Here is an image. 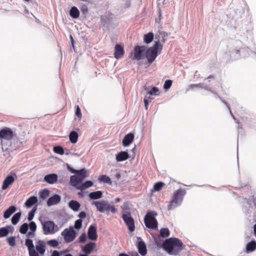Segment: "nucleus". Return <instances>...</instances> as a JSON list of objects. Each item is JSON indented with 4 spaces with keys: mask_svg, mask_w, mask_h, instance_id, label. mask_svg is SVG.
I'll list each match as a JSON object with an SVG mask.
<instances>
[{
    "mask_svg": "<svg viewBox=\"0 0 256 256\" xmlns=\"http://www.w3.org/2000/svg\"><path fill=\"white\" fill-rule=\"evenodd\" d=\"M68 170L72 173L75 174L76 175L72 176L70 178V184L77 189L80 184L88 176V170L85 168L80 170H75L71 168L68 164H66Z\"/></svg>",
    "mask_w": 256,
    "mask_h": 256,
    "instance_id": "f257e3e1",
    "label": "nucleus"
},
{
    "mask_svg": "<svg viewBox=\"0 0 256 256\" xmlns=\"http://www.w3.org/2000/svg\"><path fill=\"white\" fill-rule=\"evenodd\" d=\"M156 244L159 248H162L169 254H172L174 247L176 246V238H170L164 242L160 238H154Z\"/></svg>",
    "mask_w": 256,
    "mask_h": 256,
    "instance_id": "f03ea898",
    "label": "nucleus"
},
{
    "mask_svg": "<svg viewBox=\"0 0 256 256\" xmlns=\"http://www.w3.org/2000/svg\"><path fill=\"white\" fill-rule=\"evenodd\" d=\"M14 136L13 131L9 128L4 127L0 130V144L3 150L5 145H10Z\"/></svg>",
    "mask_w": 256,
    "mask_h": 256,
    "instance_id": "7ed1b4c3",
    "label": "nucleus"
},
{
    "mask_svg": "<svg viewBox=\"0 0 256 256\" xmlns=\"http://www.w3.org/2000/svg\"><path fill=\"white\" fill-rule=\"evenodd\" d=\"M162 46L160 44L159 41L155 42L154 45L150 48L146 47L145 58L148 60L149 64H152L158 56V50H161Z\"/></svg>",
    "mask_w": 256,
    "mask_h": 256,
    "instance_id": "20e7f679",
    "label": "nucleus"
},
{
    "mask_svg": "<svg viewBox=\"0 0 256 256\" xmlns=\"http://www.w3.org/2000/svg\"><path fill=\"white\" fill-rule=\"evenodd\" d=\"M41 224L44 234H53L58 230V226L53 221L41 222Z\"/></svg>",
    "mask_w": 256,
    "mask_h": 256,
    "instance_id": "39448f33",
    "label": "nucleus"
},
{
    "mask_svg": "<svg viewBox=\"0 0 256 256\" xmlns=\"http://www.w3.org/2000/svg\"><path fill=\"white\" fill-rule=\"evenodd\" d=\"M156 213L154 212H148L144 218V222L146 228L150 229H156L158 228V222L155 216Z\"/></svg>",
    "mask_w": 256,
    "mask_h": 256,
    "instance_id": "423d86ee",
    "label": "nucleus"
},
{
    "mask_svg": "<svg viewBox=\"0 0 256 256\" xmlns=\"http://www.w3.org/2000/svg\"><path fill=\"white\" fill-rule=\"evenodd\" d=\"M146 46H136L134 50V52L131 53L132 56L133 60H139L145 58Z\"/></svg>",
    "mask_w": 256,
    "mask_h": 256,
    "instance_id": "0eeeda50",
    "label": "nucleus"
},
{
    "mask_svg": "<svg viewBox=\"0 0 256 256\" xmlns=\"http://www.w3.org/2000/svg\"><path fill=\"white\" fill-rule=\"evenodd\" d=\"M64 239L66 242H72L76 237V232L72 227L64 229L61 233Z\"/></svg>",
    "mask_w": 256,
    "mask_h": 256,
    "instance_id": "6e6552de",
    "label": "nucleus"
},
{
    "mask_svg": "<svg viewBox=\"0 0 256 256\" xmlns=\"http://www.w3.org/2000/svg\"><path fill=\"white\" fill-rule=\"evenodd\" d=\"M122 218L127 226L128 230L132 232L135 230L134 220L132 218L130 212H123Z\"/></svg>",
    "mask_w": 256,
    "mask_h": 256,
    "instance_id": "1a4fd4ad",
    "label": "nucleus"
},
{
    "mask_svg": "<svg viewBox=\"0 0 256 256\" xmlns=\"http://www.w3.org/2000/svg\"><path fill=\"white\" fill-rule=\"evenodd\" d=\"M92 204L94 205L97 210L100 212H109L110 210V204L107 200L94 201Z\"/></svg>",
    "mask_w": 256,
    "mask_h": 256,
    "instance_id": "9d476101",
    "label": "nucleus"
},
{
    "mask_svg": "<svg viewBox=\"0 0 256 256\" xmlns=\"http://www.w3.org/2000/svg\"><path fill=\"white\" fill-rule=\"evenodd\" d=\"M25 244L28 248L30 256H39L38 252L34 249L32 240L26 238L25 241Z\"/></svg>",
    "mask_w": 256,
    "mask_h": 256,
    "instance_id": "9b49d317",
    "label": "nucleus"
},
{
    "mask_svg": "<svg viewBox=\"0 0 256 256\" xmlns=\"http://www.w3.org/2000/svg\"><path fill=\"white\" fill-rule=\"evenodd\" d=\"M17 178L16 174H14V176H8L4 180L2 188V190H6L9 186L11 185Z\"/></svg>",
    "mask_w": 256,
    "mask_h": 256,
    "instance_id": "f8f14e48",
    "label": "nucleus"
},
{
    "mask_svg": "<svg viewBox=\"0 0 256 256\" xmlns=\"http://www.w3.org/2000/svg\"><path fill=\"white\" fill-rule=\"evenodd\" d=\"M88 238L92 240H97L98 235L96 232V226L94 225L90 226L88 231Z\"/></svg>",
    "mask_w": 256,
    "mask_h": 256,
    "instance_id": "ddd939ff",
    "label": "nucleus"
},
{
    "mask_svg": "<svg viewBox=\"0 0 256 256\" xmlns=\"http://www.w3.org/2000/svg\"><path fill=\"white\" fill-rule=\"evenodd\" d=\"M124 52L122 46L120 44H116L114 47V56L117 59L121 58L124 55Z\"/></svg>",
    "mask_w": 256,
    "mask_h": 256,
    "instance_id": "4468645a",
    "label": "nucleus"
},
{
    "mask_svg": "<svg viewBox=\"0 0 256 256\" xmlns=\"http://www.w3.org/2000/svg\"><path fill=\"white\" fill-rule=\"evenodd\" d=\"M14 228L12 226H8L6 227L0 228V238L6 236L8 233H13Z\"/></svg>",
    "mask_w": 256,
    "mask_h": 256,
    "instance_id": "2eb2a0df",
    "label": "nucleus"
},
{
    "mask_svg": "<svg viewBox=\"0 0 256 256\" xmlns=\"http://www.w3.org/2000/svg\"><path fill=\"white\" fill-rule=\"evenodd\" d=\"M36 250L41 254H44L46 252V243L44 240H38L36 246Z\"/></svg>",
    "mask_w": 256,
    "mask_h": 256,
    "instance_id": "dca6fc26",
    "label": "nucleus"
},
{
    "mask_svg": "<svg viewBox=\"0 0 256 256\" xmlns=\"http://www.w3.org/2000/svg\"><path fill=\"white\" fill-rule=\"evenodd\" d=\"M96 246V243L90 242L84 246H82V251L85 253V254L88 255L93 250Z\"/></svg>",
    "mask_w": 256,
    "mask_h": 256,
    "instance_id": "f3484780",
    "label": "nucleus"
},
{
    "mask_svg": "<svg viewBox=\"0 0 256 256\" xmlns=\"http://www.w3.org/2000/svg\"><path fill=\"white\" fill-rule=\"evenodd\" d=\"M58 176L56 174H51L44 176V180L49 184H54L56 182Z\"/></svg>",
    "mask_w": 256,
    "mask_h": 256,
    "instance_id": "a211bd4d",
    "label": "nucleus"
},
{
    "mask_svg": "<svg viewBox=\"0 0 256 256\" xmlns=\"http://www.w3.org/2000/svg\"><path fill=\"white\" fill-rule=\"evenodd\" d=\"M61 200L60 196L58 194H54L47 201V204L48 206L58 204Z\"/></svg>",
    "mask_w": 256,
    "mask_h": 256,
    "instance_id": "6ab92c4d",
    "label": "nucleus"
},
{
    "mask_svg": "<svg viewBox=\"0 0 256 256\" xmlns=\"http://www.w3.org/2000/svg\"><path fill=\"white\" fill-rule=\"evenodd\" d=\"M138 248L139 253L142 256H145L147 253L146 245L142 240L138 242Z\"/></svg>",
    "mask_w": 256,
    "mask_h": 256,
    "instance_id": "aec40b11",
    "label": "nucleus"
},
{
    "mask_svg": "<svg viewBox=\"0 0 256 256\" xmlns=\"http://www.w3.org/2000/svg\"><path fill=\"white\" fill-rule=\"evenodd\" d=\"M68 206L74 212L78 211L80 207V202L75 200H70L68 204Z\"/></svg>",
    "mask_w": 256,
    "mask_h": 256,
    "instance_id": "412c9836",
    "label": "nucleus"
},
{
    "mask_svg": "<svg viewBox=\"0 0 256 256\" xmlns=\"http://www.w3.org/2000/svg\"><path fill=\"white\" fill-rule=\"evenodd\" d=\"M134 138V135L130 133L127 134L122 140L123 146H128L132 142Z\"/></svg>",
    "mask_w": 256,
    "mask_h": 256,
    "instance_id": "4be33fe9",
    "label": "nucleus"
},
{
    "mask_svg": "<svg viewBox=\"0 0 256 256\" xmlns=\"http://www.w3.org/2000/svg\"><path fill=\"white\" fill-rule=\"evenodd\" d=\"M186 194V192L184 189L180 188L177 190V206L182 204L183 198Z\"/></svg>",
    "mask_w": 256,
    "mask_h": 256,
    "instance_id": "5701e85b",
    "label": "nucleus"
},
{
    "mask_svg": "<svg viewBox=\"0 0 256 256\" xmlns=\"http://www.w3.org/2000/svg\"><path fill=\"white\" fill-rule=\"evenodd\" d=\"M16 210V206H12L9 207L4 213V218L5 219L9 218L11 215Z\"/></svg>",
    "mask_w": 256,
    "mask_h": 256,
    "instance_id": "b1692460",
    "label": "nucleus"
},
{
    "mask_svg": "<svg viewBox=\"0 0 256 256\" xmlns=\"http://www.w3.org/2000/svg\"><path fill=\"white\" fill-rule=\"evenodd\" d=\"M128 158V154L126 152H121L116 156V160L117 162H122L127 160Z\"/></svg>",
    "mask_w": 256,
    "mask_h": 256,
    "instance_id": "393cba45",
    "label": "nucleus"
},
{
    "mask_svg": "<svg viewBox=\"0 0 256 256\" xmlns=\"http://www.w3.org/2000/svg\"><path fill=\"white\" fill-rule=\"evenodd\" d=\"M170 234V232L168 228H162L160 230V234L156 238H164L168 237Z\"/></svg>",
    "mask_w": 256,
    "mask_h": 256,
    "instance_id": "a878e982",
    "label": "nucleus"
},
{
    "mask_svg": "<svg viewBox=\"0 0 256 256\" xmlns=\"http://www.w3.org/2000/svg\"><path fill=\"white\" fill-rule=\"evenodd\" d=\"M38 202L37 197L32 196L29 198L25 202V205L28 208L31 207L32 205Z\"/></svg>",
    "mask_w": 256,
    "mask_h": 256,
    "instance_id": "bb28decb",
    "label": "nucleus"
},
{
    "mask_svg": "<svg viewBox=\"0 0 256 256\" xmlns=\"http://www.w3.org/2000/svg\"><path fill=\"white\" fill-rule=\"evenodd\" d=\"M102 192L100 190L92 192L89 194V197L92 200L99 199L102 197Z\"/></svg>",
    "mask_w": 256,
    "mask_h": 256,
    "instance_id": "cd10ccee",
    "label": "nucleus"
},
{
    "mask_svg": "<svg viewBox=\"0 0 256 256\" xmlns=\"http://www.w3.org/2000/svg\"><path fill=\"white\" fill-rule=\"evenodd\" d=\"M93 185V182L92 181L88 180L84 182V183L80 184L78 187H77V189L83 190L87 188H88L92 186Z\"/></svg>",
    "mask_w": 256,
    "mask_h": 256,
    "instance_id": "c85d7f7f",
    "label": "nucleus"
},
{
    "mask_svg": "<svg viewBox=\"0 0 256 256\" xmlns=\"http://www.w3.org/2000/svg\"><path fill=\"white\" fill-rule=\"evenodd\" d=\"M70 14L72 18H76L79 17L80 12L76 7L72 6L70 11Z\"/></svg>",
    "mask_w": 256,
    "mask_h": 256,
    "instance_id": "c756f323",
    "label": "nucleus"
},
{
    "mask_svg": "<svg viewBox=\"0 0 256 256\" xmlns=\"http://www.w3.org/2000/svg\"><path fill=\"white\" fill-rule=\"evenodd\" d=\"M165 185L164 183L163 182H158L154 184L153 188L151 190L152 192H159L160 191L163 186Z\"/></svg>",
    "mask_w": 256,
    "mask_h": 256,
    "instance_id": "7c9ffc66",
    "label": "nucleus"
},
{
    "mask_svg": "<svg viewBox=\"0 0 256 256\" xmlns=\"http://www.w3.org/2000/svg\"><path fill=\"white\" fill-rule=\"evenodd\" d=\"M78 137V134L75 131H72V132H70L69 135L70 140L72 144H75L77 142Z\"/></svg>",
    "mask_w": 256,
    "mask_h": 256,
    "instance_id": "2f4dec72",
    "label": "nucleus"
},
{
    "mask_svg": "<svg viewBox=\"0 0 256 256\" xmlns=\"http://www.w3.org/2000/svg\"><path fill=\"white\" fill-rule=\"evenodd\" d=\"M176 206V192L173 193L172 199L170 202V204L168 206V210H172L175 208Z\"/></svg>",
    "mask_w": 256,
    "mask_h": 256,
    "instance_id": "473e14b6",
    "label": "nucleus"
},
{
    "mask_svg": "<svg viewBox=\"0 0 256 256\" xmlns=\"http://www.w3.org/2000/svg\"><path fill=\"white\" fill-rule=\"evenodd\" d=\"M256 248V242L254 240L248 242L246 246V250L248 252H251Z\"/></svg>",
    "mask_w": 256,
    "mask_h": 256,
    "instance_id": "72a5a7b5",
    "label": "nucleus"
},
{
    "mask_svg": "<svg viewBox=\"0 0 256 256\" xmlns=\"http://www.w3.org/2000/svg\"><path fill=\"white\" fill-rule=\"evenodd\" d=\"M154 39V34L152 32H149L144 36V42L146 44H149L152 42Z\"/></svg>",
    "mask_w": 256,
    "mask_h": 256,
    "instance_id": "f704fd0d",
    "label": "nucleus"
},
{
    "mask_svg": "<svg viewBox=\"0 0 256 256\" xmlns=\"http://www.w3.org/2000/svg\"><path fill=\"white\" fill-rule=\"evenodd\" d=\"M21 212H18L16 214H15L13 216L12 218V223L14 225H16L18 224V222H19L20 216H21Z\"/></svg>",
    "mask_w": 256,
    "mask_h": 256,
    "instance_id": "c9c22d12",
    "label": "nucleus"
},
{
    "mask_svg": "<svg viewBox=\"0 0 256 256\" xmlns=\"http://www.w3.org/2000/svg\"><path fill=\"white\" fill-rule=\"evenodd\" d=\"M100 182H102L104 183L108 184L110 185L112 184V182L110 178L106 175H102L98 178Z\"/></svg>",
    "mask_w": 256,
    "mask_h": 256,
    "instance_id": "e433bc0d",
    "label": "nucleus"
},
{
    "mask_svg": "<svg viewBox=\"0 0 256 256\" xmlns=\"http://www.w3.org/2000/svg\"><path fill=\"white\" fill-rule=\"evenodd\" d=\"M28 229V224L27 223H24L20 228L19 232L22 234H26Z\"/></svg>",
    "mask_w": 256,
    "mask_h": 256,
    "instance_id": "4c0bfd02",
    "label": "nucleus"
},
{
    "mask_svg": "<svg viewBox=\"0 0 256 256\" xmlns=\"http://www.w3.org/2000/svg\"><path fill=\"white\" fill-rule=\"evenodd\" d=\"M53 150L55 153L63 154H64V148L61 146H56L54 147Z\"/></svg>",
    "mask_w": 256,
    "mask_h": 256,
    "instance_id": "58836bf2",
    "label": "nucleus"
},
{
    "mask_svg": "<svg viewBox=\"0 0 256 256\" xmlns=\"http://www.w3.org/2000/svg\"><path fill=\"white\" fill-rule=\"evenodd\" d=\"M50 192L47 189H44L40 192V195L41 198L45 199L49 196Z\"/></svg>",
    "mask_w": 256,
    "mask_h": 256,
    "instance_id": "ea45409f",
    "label": "nucleus"
},
{
    "mask_svg": "<svg viewBox=\"0 0 256 256\" xmlns=\"http://www.w3.org/2000/svg\"><path fill=\"white\" fill-rule=\"evenodd\" d=\"M7 242L9 245L14 246L16 245V238L14 236H10L6 238Z\"/></svg>",
    "mask_w": 256,
    "mask_h": 256,
    "instance_id": "a19ab883",
    "label": "nucleus"
},
{
    "mask_svg": "<svg viewBox=\"0 0 256 256\" xmlns=\"http://www.w3.org/2000/svg\"><path fill=\"white\" fill-rule=\"evenodd\" d=\"M184 247L185 245L178 238H177V254L180 250L184 248Z\"/></svg>",
    "mask_w": 256,
    "mask_h": 256,
    "instance_id": "79ce46f5",
    "label": "nucleus"
},
{
    "mask_svg": "<svg viewBox=\"0 0 256 256\" xmlns=\"http://www.w3.org/2000/svg\"><path fill=\"white\" fill-rule=\"evenodd\" d=\"M158 89L156 87H153L150 90H148L146 94L150 95H158Z\"/></svg>",
    "mask_w": 256,
    "mask_h": 256,
    "instance_id": "37998d69",
    "label": "nucleus"
},
{
    "mask_svg": "<svg viewBox=\"0 0 256 256\" xmlns=\"http://www.w3.org/2000/svg\"><path fill=\"white\" fill-rule=\"evenodd\" d=\"M47 244L52 247L56 248L58 246V242L56 240H48Z\"/></svg>",
    "mask_w": 256,
    "mask_h": 256,
    "instance_id": "c03bdc74",
    "label": "nucleus"
},
{
    "mask_svg": "<svg viewBox=\"0 0 256 256\" xmlns=\"http://www.w3.org/2000/svg\"><path fill=\"white\" fill-rule=\"evenodd\" d=\"M82 226V220L81 219L77 220L74 223V227L76 230H80Z\"/></svg>",
    "mask_w": 256,
    "mask_h": 256,
    "instance_id": "a18cd8bd",
    "label": "nucleus"
},
{
    "mask_svg": "<svg viewBox=\"0 0 256 256\" xmlns=\"http://www.w3.org/2000/svg\"><path fill=\"white\" fill-rule=\"evenodd\" d=\"M153 100V98L149 96L148 98H144V107L146 110L148 109V104Z\"/></svg>",
    "mask_w": 256,
    "mask_h": 256,
    "instance_id": "49530a36",
    "label": "nucleus"
},
{
    "mask_svg": "<svg viewBox=\"0 0 256 256\" xmlns=\"http://www.w3.org/2000/svg\"><path fill=\"white\" fill-rule=\"evenodd\" d=\"M28 226L30 227L31 231L34 232L36 231L37 226L36 224L34 222H30L28 224Z\"/></svg>",
    "mask_w": 256,
    "mask_h": 256,
    "instance_id": "de8ad7c7",
    "label": "nucleus"
},
{
    "mask_svg": "<svg viewBox=\"0 0 256 256\" xmlns=\"http://www.w3.org/2000/svg\"><path fill=\"white\" fill-rule=\"evenodd\" d=\"M172 82L171 80H166L165 81L164 88L165 90H167L170 88L172 86Z\"/></svg>",
    "mask_w": 256,
    "mask_h": 256,
    "instance_id": "09e8293b",
    "label": "nucleus"
},
{
    "mask_svg": "<svg viewBox=\"0 0 256 256\" xmlns=\"http://www.w3.org/2000/svg\"><path fill=\"white\" fill-rule=\"evenodd\" d=\"M79 240H80V242H82V243L85 242L86 240V234L84 233V234H82L79 238Z\"/></svg>",
    "mask_w": 256,
    "mask_h": 256,
    "instance_id": "8fccbe9b",
    "label": "nucleus"
},
{
    "mask_svg": "<svg viewBox=\"0 0 256 256\" xmlns=\"http://www.w3.org/2000/svg\"><path fill=\"white\" fill-rule=\"evenodd\" d=\"M36 210H32L29 213L28 216V220L30 221L34 217V212Z\"/></svg>",
    "mask_w": 256,
    "mask_h": 256,
    "instance_id": "3c124183",
    "label": "nucleus"
},
{
    "mask_svg": "<svg viewBox=\"0 0 256 256\" xmlns=\"http://www.w3.org/2000/svg\"><path fill=\"white\" fill-rule=\"evenodd\" d=\"M76 115L78 116V118L82 117V114L80 112V110L78 106H77V108L76 111Z\"/></svg>",
    "mask_w": 256,
    "mask_h": 256,
    "instance_id": "603ef678",
    "label": "nucleus"
},
{
    "mask_svg": "<svg viewBox=\"0 0 256 256\" xmlns=\"http://www.w3.org/2000/svg\"><path fill=\"white\" fill-rule=\"evenodd\" d=\"M35 235V232L30 230L27 234L26 236L28 238H34Z\"/></svg>",
    "mask_w": 256,
    "mask_h": 256,
    "instance_id": "864d4df0",
    "label": "nucleus"
},
{
    "mask_svg": "<svg viewBox=\"0 0 256 256\" xmlns=\"http://www.w3.org/2000/svg\"><path fill=\"white\" fill-rule=\"evenodd\" d=\"M86 216V213L84 211L80 212L78 214V217L80 218H84Z\"/></svg>",
    "mask_w": 256,
    "mask_h": 256,
    "instance_id": "5fc2aeb1",
    "label": "nucleus"
},
{
    "mask_svg": "<svg viewBox=\"0 0 256 256\" xmlns=\"http://www.w3.org/2000/svg\"><path fill=\"white\" fill-rule=\"evenodd\" d=\"M164 0H158L157 2L158 7L162 6L164 4Z\"/></svg>",
    "mask_w": 256,
    "mask_h": 256,
    "instance_id": "6e6d98bb",
    "label": "nucleus"
},
{
    "mask_svg": "<svg viewBox=\"0 0 256 256\" xmlns=\"http://www.w3.org/2000/svg\"><path fill=\"white\" fill-rule=\"evenodd\" d=\"M110 210L111 211L112 213H116V209L115 208L114 206H110Z\"/></svg>",
    "mask_w": 256,
    "mask_h": 256,
    "instance_id": "4d7b16f0",
    "label": "nucleus"
},
{
    "mask_svg": "<svg viewBox=\"0 0 256 256\" xmlns=\"http://www.w3.org/2000/svg\"><path fill=\"white\" fill-rule=\"evenodd\" d=\"M51 256H60V254L58 251L54 250Z\"/></svg>",
    "mask_w": 256,
    "mask_h": 256,
    "instance_id": "13d9d810",
    "label": "nucleus"
},
{
    "mask_svg": "<svg viewBox=\"0 0 256 256\" xmlns=\"http://www.w3.org/2000/svg\"><path fill=\"white\" fill-rule=\"evenodd\" d=\"M114 176H115V178H116L118 180H120V177H121V174H120V172H117L116 174H115Z\"/></svg>",
    "mask_w": 256,
    "mask_h": 256,
    "instance_id": "bf43d9fd",
    "label": "nucleus"
},
{
    "mask_svg": "<svg viewBox=\"0 0 256 256\" xmlns=\"http://www.w3.org/2000/svg\"><path fill=\"white\" fill-rule=\"evenodd\" d=\"M70 40H71V42H72V46L73 48L74 49V39H73V38H72V36H70Z\"/></svg>",
    "mask_w": 256,
    "mask_h": 256,
    "instance_id": "052dcab7",
    "label": "nucleus"
},
{
    "mask_svg": "<svg viewBox=\"0 0 256 256\" xmlns=\"http://www.w3.org/2000/svg\"><path fill=\"white\" fill-rule=\"evenodd\" d=\"M158 18H159V20H161V17H162V12H161V10H160V8L158 9Z\"/></svg>",
    "mask_w": 256,
    "mask_h": 256,
    "instance_id": "680f3d73",
    "label": "nucleus"
},
{
    "mask_svg": "<svg viewBox=\"0 0 256 256\" xmlns=\"http://www.w3.org/2000/svg\"><path fill=\"white\" fill-rule=\"evenodd\" d=\"M254 236H256V224H255L254 226Z\"/></svg>",
    "mask_w": 256,
    "mask_h": 256,
    "instance_id": "e2e57ef3",
    "label": "nucleus"
},
{
    "mask_svg": "<svg viewBox=\"0 0 256 256\" xmlns=\"http://www.w3.org/2000/svg\"><path fill=\"white\" fill-rule=\"evenodd\" d=\"M78 196H80L81 197H83L84 195H83L82 190H80V192H78Z\"/></svg>",
    "mask_w": 256,
    "mask_h": 256,
    "instance_id": "0e129e2a",
    "label": "nucleus"
},
{
    "mask_svg": "<svg viewBox=\"0 0 256 256\" xmlns=\"http://www.w3.org/2000/svg\"><path fill=\"white\" fill-rule=\"evenodd\" d=\"M82 11L83 12H88V9H87V8L86 7H83L82 9Z\"/></svg>",
    "mask_w": 256,
    "mask_h": 256,
    "instance_id": "69168bd1",
    "label": "nucleus"
},
{
    "mask_svg": "<svg viewBox=\"0 0 256 256\" xmlns=\"http://www.w3.org/2000/svg\"><path fill=\"white\" fill-rule=\"evenodd\" d=\"M65 154H66V155H68V154H72V153H71V152H70L69 150H66V152H65Z\"/></svg>",
    "mask_w": 256,
    "mask_h": 256,
    "instance_id": "338daca9",
    "label": "nucleus"
},
{
    "mask_svg": "<svg viewBox=\"0 0 256 256\" xmlns=\"http://www.w3.org/2000/svg\"><path fill=\"white\" fill-rule=\"evenodd\" d=\"M118 256H129L126 254L121 253L119 254Z\"/></svg>",
    "mask_w": 256,
    "mask_h": 256,
    "instance_id": "774afa93",
    "label": "nucleus"
}]
</instances>
